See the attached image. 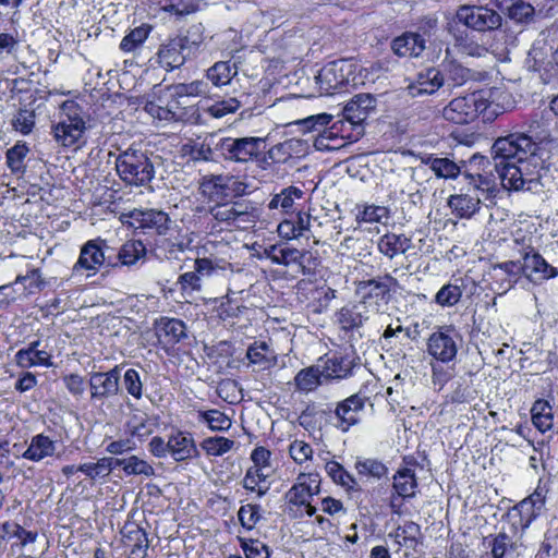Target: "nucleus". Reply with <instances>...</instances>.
<instances>
[{"label":"nucleus","instance_id":"f257e3e1","mask_svg":"<svg viewBox=\"0 0 558 558\" xmlns=\"http://www.w3.org/2000/svg\"><path fill=\"white\" fill-rule=\"evenodd\" d=\"M534 121L529 133H511L499 137L492 147L494 170L501 185L512 191L542 192L543 179L548 172L545 160L537 155L538 142L546 135L534 130Z\"/></svg>","mask_w":558,"mask_h":558},{"label":"nucleus","instance_id":"f03ea898","mask_svg":"<svg viewBox=\"0 0 558 558\" xmlns=\"http://www.w3.org/2000/svg\"><path fill=\"white\" fill-rule=\"evenodd\" d=\"M208 213L215 221L214 228L219 230H247L260 217L257 204L245 198L217 202L209 206Z\"/></svg>","mask_w":558,"mask_h":558},{"label":"nucleus","instance_id":"7ed1b4c3","mask_svg":"<svg viewBox=\"0 0 558 558\" xmlns=\"http://www.w3.org/2000/svg\"><path fill=\"white\" fill-rule=\"evenodd\" d=\"M203 41L202 24L192 25L185 34H179L160 45L158 63L167 71L179 69L196 53Z\"/></svg>","mask_w":558,"mask_h":558},{"label":"nucleus","instance_id":"20e7f679","mask_svg":"<svg viewBox=\"0 0 558 558\" xmlns=\"http://www.w3.org/2000/svg\"><path fill=\"white\" fill-rule=\"evenodd\" d=\"M119 178L128 185L144 186L155 178V166L146 150L130 146L116 158Z\"/></svg>","mask_w":558,"mask_h":558},{"label":"nucleus","instance_id":"39448f33","mask_svg":"<svg viewBox=\"0 0 558 558\" xmlns=\"http://www.w3.org/2000/svg\"><path fill=\"white\" fill-rule=\"evenodd\" d=\"M265 147V138L246 137H221L215 143L217 156L226 161L246 163L257 159Z\"/></svg>","mask_w":558,"mask_h":558},{"label":"nucleus","instance_id":"423d86ee","mask_svg":"<svg viewBox=\"0 0 558 558\" xmlns=\"http://www.w3.org/2000/svg\"><path fill=\"white\" fill-rule=\"evenodd\" d=\"M61 120L52 125L53 140L63 147H71L78 143L86 131V123L74 101H66L62 107Z\"/></svg>","mask_w":558,"mask_h":558},{"label":"nucleus","instance_id":"0eeeda50","mask_svg":"<svg viewBox=\"0 0 558 558\" xmlns=\"http://www.w3.org/2000/svg\"><path fill=\"white\" fill-rule=\"evenodd\" d=\"M458 22L466 27L478 31H495L494 40L504 41L506 34L498 29L501 25V16L499 13L487 7L462 5L457 11Z\"/></svg>","mask_w":558,"mask_h":558},{"label":"nucleus","instance_id":"6e6552de","mask_svg":"<svg viewBox=\"0 0 558 558\" xmlns=\"http://www.w3.org/2000/svg\"><path fill=\"white\" fill-rule=\"evenodd\" d=\"M460 342L461 336L453 326H440L429 335L426 352L437 362L448 364L456 360Z\"/></svg>","mask_w":558,"mask_h":558},{"label":"nucleus","instance_id":"1a4fd4ad","mask_svg":"<svg viewBox=\"0 0 558 558\" xmlns=\"http://www.w3.org/2000/svg\"><path fill=\"white\" fill-rule=\"evenodd\" d=\"M490 166V161L482 155H473L469 160V170L464 172V177L469 184L473 186L476 194H481L484 199H492L496 196L498 189L495 175L492 170L486 171Z\"/></svg>","mask_w":558,"mask_h":558},{"label":"nucleus","instance_id":"9d476101","mask_svg":"<svg viewBox=\"0 0 558 558\" xmlns=\"http://www.w3.org/2000/svg\"><path fill=\"white\" fill-rule=\"evenodd\" d=\"M353 64L345 60H337L327 63L315 76V82L322 94L332 95L350 84L353 74Z\"/></svg>","mask_w":558,"mask_h":558},{"label":"nucleus","instance_id":"9b49d317","mask_svg":"<svg viewBox=\"0 0 558 558\" xmlns=\"http://www.w3.org/2000/svg\"><path fill=\"white\" fill-rule=\"evenodd\" d=\"M367 400V397L357 392L338 402L335 410L329 409L330 422L336 428L347 433L361 422V413L364 411Z\"/></svg>","mask_w":558,"mask_h":558},{"label":"nucleus","instance_id":"f8f14e48","mask_svg":"<svg viewBox=\"0 0 558 558\" xmlns=\"http://www.w3.org/2000/svg\"><path fill=\"white\" fill-rule=\"evenodd\" d=\"M493 558H518L525 549L515 524L502 526L496 535L485 538Z\"/></svg>","mask_w":558,"mask_h":558},{"label":"nucleus","instance_id":"ddd939ff","mask_svg":"<svg viewBox=\"0 0 558 558\" xmlns=\"http://www.w3.org/2000/svg\"><path fill=\"white\" fill-rule=\"evenodd\" d=\"M397 287H399V282L390 274L361 281L360 290L365 291L361 302L365 303L366 306L374 303L376 306L375 311L378 313L383 305H387L390 302L392 291Z\"/></svg>","mask_w":558,"mask_h":558},{"label":"nucleus","instance_id":"4468645a","mask_svg":"<svg viewBox=\"0 0 558 558\" xmlns=\"http://www.w3.org/2000/svg\"><path fill=\"white\" fill-rule=\"evenodd\" d=\"M485 109V104L480 95L473 93L452 99L442 110L447 121L456 124H466L473 121L480 111Z\"/></svg>","mask_w":558,"mask_h":558},{"label":"nucleus","instance_id":"2eb2a0df","mask_svg":"<svg viewBox=\"0 0 558 558\" xmlns=\"http://www.w3.org/2000/svg\"><path fill=\"white\" fill-rule=\"evenodd\" d=\"M524 277L534 284L558 277V269L547 263V260L532 246L522 250Z\"/></svg>","mask_w":558,"mask_h":558},{"label":"nucleus","instance_id":"dca6fc26","mask_svg":"<svg viewBox=\"0 0 558 558\" xmlns=\"http://www.w3.org/2000/svg\"><path fill=\"white\" fill-rule=\"evenodd\" d=\"M447 29L456 38L457 45L459 46L461 52L466 56L482 58L487 53H492L499 60L507 59L509 50L506 47L505 41H496L486 47L474 40H470L463 36V32L459 29L457 22L448 23Z\"/></svg>","mask_w":558,"mask_h":558},{"label":"nucleus","instance_id":"f3484780","mask_svg":"<svg viewBox=\"0 0 558 558\" xmlns=\"http://www.w3.org/2000/svg\"><path fill=\"white\" fill-rule=\"evenodd\" d=\"M121 366L116 365L108 372H93L89 374L90 399L104 401L114 397L120 391Z\"/></svg>","mask_w":558,"mask_h":558},{"label":"nucleus","instance_id":"a211bd4d","mask_svg":"<svg viewBox=\"0 0 558 558\" xmlns=\"http://www.w3.org/2000/svg\"><path fill=\"white\" fill-rule=\"evenodd\" d=\"M105 247L108 248L106 242L100 239L89 240L82 248L77 262L72 269L73 276L83 275L84 270L90 271L86 276L95 275L106 260Z\"/></svg>","mask_w":558,"mask_h":558},{"label":"nucleus","instance_id":"6ab92c4d","mask_svg":"<svg viewBox=\"0 0 558 558\" xmlns=\"http://www.w3.org/2000/svg\"><path fill=\"white\" fill-rule=\"evenodd\" d=\"M129 217L138 223V228L154 230L158 235H167L173 221L169 215L159 209H133Z\"/></svg>","mask_w":558,"mask_h":558},{"label":"nucleus","instance_id":"aec40b11","mask_svg":"<svg viewBox=\"0 0 558 558\" xmlns=\"http://www.w3.org/2000/svg\"><path fill=\"white\" fill-rule=\"evenodd\" d=\"M376 105L377 100L372 94H357L344 106L343 119L351 124L360 125L375 111Z\"/></svg>","mask_w":558,"mask_h":558},{"label":"nucleus","instance_id":"412c9836","mask_svg":"<svg viewBox=\"0 0 558 558\" xmlns=\"http://www.w3.org/2000/svg\"><path fill=\"white\" fill-rule=\"evenodd\" d=\"M319 494L318 474H300L298 482L286 493V499L293 506H303Z\"/></svg>","mask_w":558,"mask_h":558},{"label":"nucleus","instance_id":"4be33fe9","mask_svg":"<svg viewBox=\"0 0 558 558\" xmlns=\"http://www.w3.org/2000/svg\"><path fill=\"white\" fill-rule=\"evenodd\" d=\"M446 56L437 70L442 76L444 85L449 87L462 86L471 78V70L463 66L460 62L450 56V49L446 48Z\"/></svg>","mask_w":558,"mask_h":558},{"label":"nucleus","instance_id":"5701e85b","mask_svg":"<svg viewBox=\"0 0 558 558\" xmlns=\"http://www.w3.org/2000/svg\"><path fill=\"white\" fill-rule=\"evenodd\" d=\"M123 543L130 547L128 558H146L148 550V537L144 529L134 522L125 523L121 530Z\"/></svg>","mask_w":558,"mask_h":558},{"label":"nucleus","instance_id":"b1692460","mask_svg":"<svg viewBox=\"0 0 558 558\" xmlns=\"http://www.w3.org/2000/svg\"><path fill=\"white\" fill-rule=\"evenodd\" d=\"M360 359L352 352L333 354L323 366V375L326 379H342L352 374V369L359 364Z\"/></svg>","mask_w":558,"mask_h":558},{"label":"nucleus","instance_id":"393cba45","mask_svg":"<svg viewBox=\"0 0 558 558\" xmlns=\"http://www.w3.org/2000/svg\"><path fill=\"white\" fill-rule=\"evenodd\" d=\"M369 319V311L365 303L347 305L337 313V322L343 330H353Z\"/></svg>","mask_w":558,"mask_h":558},{"label":"nucleus","instance_id":"a878e982","mask_svg":"<svg viewBox=\"0 0 558 558\" xmlns=\"http://www.w3.org/2000/svg\"><path fill=\"white\" fill-rule=\"evenodd\" d=\"M186 326L178 318L161 317L157 322L156 335L159 342L165 344H177L186 337Z\"/></svg>","mask_w":558,"mask_h":558},{"label":"nucleus","instance_id":"bb28decb","mask_svg":"<svg viewBox=\"0 0 558 558\" xmlns=\"http://www.w3.org/2000/svg\"><path fill=\"white\" fill-rule=\"evenodd\" d=\"M444 83L440 72L436 68H429L417 74L416 82L409 86V93L413 97L432 95Z\"/></svg>","mask_w":558,"mask_h":558},{"label":"nucleus","instance_id":"cd10ccee","mask_svg":"<svg viewBox=\"0 0 558 558\" xmlns=\"http://www.w3.org/2000/svg\"><path fill=\"white\" fill-rule=\"evenodd\" d=\"M391 49L399 57H418L425 50V39L417 33H404L392 40Z\"/></svg>","mask_w":558,"mask_h":558},{"label":"nucleus","instance_id":"c85d7f7f","mask_svg":"<svg viewBox=\"0 0 558 558\" xmlns=\"http://www.w3.org/2000/svg\"><path fill=\"white\" fill-rule=\"evenodd\" d=\"M169 448L171 457L180 462L198 456L191 434L178 432L169 437Z\"/></svg>","mask_w":558,"mask_h":558},{"label":"nucleus","instance_id":"c756f323","mask_svg":"<svg viewBox=\"0 0 558 558\" xmlns=\"http://www.w3.org/2000/svg\"><path fill=\"white\" fill-rule=\"evenodd\" d=\"M411 247L412 240L405 234L386 233L377 242L378 251L389 259L405 254Z\"/></svg>","mask_w":558,"mask_h":558},{"label":"nucleus","instance_id":"7c9ffc66","mask_svg":"<svg viewBox=\"0 0 558 558\" xmlns=\"http://www.w3.org/2000/svg\"><path fill=\"white\" fill-rule=\"evenodd\" d=\"M57 450V441L44 434L32 437L23 458L33 462H39L46 458L53 457Z\"/></svg>","mask_w":558,"mask_h":558},{"label":"nucleus","instance_id":"2f4dec72","mask_svg":"<svg viewBox=\"0 0 558 558\" xmlns=\"http://www.w3.org/2000/svg\"><path fill=\"white\" fill-rule=\"evenodd\" d=\"M481 196L461 193L448 198V206L458 218H471L480 209Z\"/></svg>","mask_w":558,"mask_h":558},{"label":"nucleus","instance_id":"473e14b6","mask_svg":"<svg viewBox=\"0 0 558 558\" xmlns=\"http://www.w3.org/2000/svg\"><path fill=\"white\" fill-rule=\"evenodd\" d=\"M389 536L393 537L398 545L414 551L422 545L423 538L421 526L413 521H408L403 525H399Z\"/></svg>","mask_w":558,"mask_h":558},{"label":"nucleus","instance_id":"72a5a7b5","mask_svg":"<svg viewBox=\"0 0 558 558\" xmlns=\"http://www.w3.org/2000/svg\"><path fill=\"white\" fill-rule=\"evenodd\" d=\"M246 357L258 369H269L277 363V355L265 341H255L246 351Z\"/></svg>","mask_w":558,"mask_h":558},{"label":"nucleus","instance_id":"f704fd0d","mask_svg":"<svg viewBox=\"0 0 558 558\" xmlns=\"http://www.w3.org/2000/svg\"><path fill=\"white\" fill-rule=\"evenodd\" d=\"M392 487L402 499L415 497L417 480L414 470L409 468L398 470L392 477Z\"/></svg>","mask_w":558,"mask_h":558},{"label":"nucleus","instance_id":"c9c22d12","mask_svg":"<svg viewBox=\"0 0 558 558\" xmlns=\"http://www.w3.org/2000/svg\"><path fill=\"white\" fill-rule=\"evenodd\" d=\"M15 361L22 368H29L33 366L50 367L53 365L51 361V353L46 349H43V351H36L32 348H23L16 352Z\"/></svg>","mask_w":558,"mask_h":558},{"label":"nucleus","instance_id":"e433bc0d","mask_svg":"<svg viewBox=\"0 0 558 558\" xmlns=\"http://www.w3.org/2000/svg\"><path fill=\"white\" fill-rule=\"evenodd\" d=\"M495 277H500L502 284L506 283L505 291L511 289L521 276H524L523 263L519 260H508L494 266Z\"/></svg>","mask_w":558,"mask_h":558},{"label":"nucleus","instance_id":"4c0bfd02","mask_svg":"<svg viewBox=\"0 0 558 558\" xmlns=\"http://www.w3.org/2000/svg\"><path fill=\"white\" fill-rule=\"evenodd\" d=\"M532 422L541 432L545 433L551 429L554 425L553 409L548 401L544 399L536 400L531 409Z\"/></svg>","mask_w":558,"mask_h":558},{"label":"nucleus","instance_id":"58836bf2","mask_svg":"<svg viewBox=\"0 0 558 558\" xmlns=\"http://www.w3.org/2000/svg\"><path fill=\"white\" fill-rule=\"evenodd\" d=\"M303 142L296 138H290L282 143L274 145L266 154L271 162L286 163L290 158L301 151Z\"/></svg>","mask_w":558,"mask_h":558},{"label":"nucleus","instance_id":"ea45409f","mask_svg":"<svg viewBox=\"0 0 558 558\" xmlns=\"http://www.w3.org/2000/svg\"><path fill=\"white\" fill-rule=\"evenodd\" d=\"M323 369L319 366H310L298 372L294 384L299 391L310 392L323 384Z\"/></svg>","mask_w":558,"mask_h":558},{"label":"nucleus","instance_id":"a19ab883","mask_svg":"<svg viewBox=\"0 0 558 558\" xmlns=\"http://www.w3.org/2000/svg\"><path fill=\"white\" fill-rule=\"evenodd\" d=\"M28 153L29 148L23 141H17L14 146L7 150L5 161L12 173L21 175L25 173L26 166L24 160Z\"/></svg>","mask_w":558,"mask_h":558},{"label":"nucleus","instance_id":"79ce46f5","mask_svg":"<svg viewBox=\"0 0 558 558\" xmlns=\"http://www.w3.org/2000/svg\"><path fill=\"white\" fill-rule=\"evenodd\" d=\"M304 192L296 186H288L280 193L275 194L268 204L269 209L280 208L283 213L288 214L293 209L294 201L302 198Z\"/></svg>","mask_w":558,"mask_h":558},{"label":"nucleus","instance_id":"37998d69","mask_svg":"<svg viewBox=\"0 0 558 558\" xmlns=\"http://www.w3.org/2000/svg\"><path fill=\"white\" fill-rule=\"evenodd\" d=\"M146 247L140 240H131L125 242L118 253V259L122 266H132L137 260L144 258Z\"/></svg>","mask_w":558,"mask_h":558},{"label":"nucleus","instance_id":"c03bdc74","mask_svg":"<svg viewBox=\"0 0 558 558\" xmlns=\"http://www.w3.org/2000/svg\"><path fill=\"white\" fill-rule=\"evenodd\" d=\"M114 461H117V468L121 466L128 475H144L146 477L155 475L154 468L136 456L124 459L114 458Z\"/></svg>","mask_w":558,"mask_h":558},{"label":"nucleus","instance_id":"a18cd8bd","mask_svg":"<svg viewBox=\"0 0 558 558\" xmlns=\"http://www.w3.org/2000/svg\"><path fill=\"white\" fill-rule=\"evenodd\" d=\"M438 178L454 179L461 173L460 167L451 159L428 157L425 161Z\"/></svg>","mask_w":558,"mask_h":558},{"label":"nucleus","instance_id":"49530a36","mask_svg":"<svg viewBox=\"0 0 558 558\" xmlns=\"http://www.w3.org/2000/svg\"><path fill=\"white\" fill-rule=\"evenodd\" d=\"M325 469L335 483L348 490H360L356 480L340 463L329 461L326 463Z\"/></svg>","mask_w":558,"mask_h":558},{"label":"nucleus","instance_id":"de8ad7c7","mask_svg":"<svg viewBox=\"0 0 558 558\" xmlns=\"http://www.w3.org/2000/svg\"><path fill=\"white\" fill-rule=\"evenodd\" d=\"M117 468L114 458H101L95 463H83L77 466L78 472L84 473L92 480L97 477H106Z\"/></svg>","mask_w":558,"mask_h":558},{"label":"nucleus","instance_id":"09e8293b","mask_svg":"<svg viewBox=\"0 0 558 558\" xmlns=\"http://www.w3.org/2000/svg\"><path fill=\"white\" fill-rule=\"evenodd\" d=\"M235 73L229 62L219 61L207 70L206 78L214 86L221 87L229 84Z\"/></svg>","mask_w":558,"mask_h":558},{"label":"nucleus","instance_id":"8fccbe9b","mask_svg":"<svg viewBox=\"0 0 558 558\" xmlns=\"http://www.w3.org/2000/svg\"><path fill=\"white\" fill-rule=\"evenodd\" d=\"M355 470L360 475L381 480L388 474V468L378 459H359L355 462Z\"/></svg>","mask_w":558,"mask_h":558},{"label":"nucleus","instance_id":"3c124183","mask_svg":"<svg viewBox=\"0 0 558 558\" xmlns=\"http://www.w3.org/2000/svg\"><path fill=\"white\" fill-rule=\"evenodd\" d=\"M35 111L26 107H21L11 120V125L14 131L23 135L32 133L35 126Z\"/></svg>","mask_w":558,"mask_h":558},{"label":"nucleus","instance_id":"603ef678","mask_svg":"<svg viewBox=\"0 0 558 558\" xmlns=\"http://www.w3.org/2000/svg\"><path fill=\"white\" fill-rule=\"evenodd\" d=\"M150 31L151 27L146 24L135 27L122 38L120 49L124 52L135 50L147 39Z\"/></svg>","mask_w":558,"mask_h":558},{"label":"nucleus","instance_id":"864d4df0","mask_svg":"<svg viewBox=\"0 0 558 558\" xmlns=\"http://www.w3.org/2000/svg\"><path fill=\"white\" fill-rule=\"evenodd\" d=\"M173 97H196L209 93L208 82L204 80H195L191 83H180L172 86Z\"/></svg>","mask_w":558,"mask_h":558},{"label":"nucleus","instance_id":"5fc2aeb1","mask_svg":"<svg viewBox=\"0 0 558 558\" xmlns=\"http://www.w3.org/2000/svg\"><path fill=\"white\" fill-rule=\"evenodd\" d=\"M233 445L234 441L229 438L215 436L205 438L201 444V448L208 456L219 457L230 451Z\"/></svg>","mask_w":558,"mask_h":558},{"label":"nucleus","instance_id":"6e6d98bb","mask_svg":"<svg viewBox=\"0 0 558 558\" xmlns=\"http://www.w3.org/2000/svg\"><path fill=\"white\" fill-rule=\"evenodd\" d=\"M37 532L27 531L17 523L4 522L0 526V536L2 538L5 536L16 537L21 539V544L23 546L29 543H34L37 538Z\"/></svg>","mask_w":558,"mask_h":558},{"label":"nucleus","instance_id":"4d7b16f0","mask_svg":"<svg viewBox=\"0 0 558 558\" xmlns=\"http://www.w3.org/2000/svg\"><path fill=\"white\" fill-rule=\"evenodd\" d=\"M535 558H558V525L546 532Z\"/></svg>","mask_w":558,"mask_h":558},{"label":"nucleus","instance_id":"13d9d810","mask_svg":"<svg viewBox=\"0 0 558 558\" xmlns=\"http://www.w3.org/2000/svg\"><path fill=\"white\" fill-rule=\"evenodd\" d=\"M202 421L206 422L214 432L228 430L231 427V420L219 410H208L199 413Z\"/></svg>","mask_w":558,"mask_h":558},{"label":"nucleus","instance_id":"bf43d9fd","mask_svg":"<svg viewBox=\"0 0 558 558\" xmlns=\"http://www.w3.org/2000/svg\"><path fill=\"white\" fill-rule=\"evenodd\" d=\"M462 296V289L458 284L447 283L436 293L435 302L445 307L456 305Z\"/></svg>","mask_w":558,"mask_h":558},{"label":"nucleus","instance_id":"052dcab7","mask_svg":"<svg viewBox=\"0 0 558 558\" xmlns=\"http://www.w3.org/2000/svg\"><path fill=\"white\" fill-rule=\"evenodd\" d=\"M241 548L246 558H269L270 551L266 544L259 539L239 538Z\"/></svg>","mask_w":558,"mask_h":558},{"label":"nucleus","instance_id":"680f3d73","mask_svg":"<svg viewBox=\"0 0 558 558\" xmlns=\"http://www.w3.org/2000/svg\"><path fill=\"white\" fill-rule=\"evenodd\" d=\"M534 8L527 2L518 0L508 8V15L518 23H529L533 20Z\"/></svg>","mask_w":558,"mask_h":558},{"label":"nucleus","instance_id":"e2e57ef3","mask_svg":"<svg viewBox=\"0 0 558 558\" xmlns=\"http://www.w3.org/2000/svg\"><path fill=\"white\" fill-rule=\"evenodd\" d=\"M123 386L126 392L134 399L140 400L143 397V381L140 373L134 368H129L123 375Z\"/></svg>","mask_w":558,"mask_h":558},{"label":"nucleus","instance_id":"0e129e2a","mask_svg":"<svg viewBox=\"0 0 558 558\" xmlns=\"http://www.w3.org/2000/svg\"><path fill=\"white\" fill-rule=\"evenodd\" d=\"M278 254L277 265L289 266L291 264H298L302 267L303 275L306 274L304 266L305 253L298 248L280 246Z\"/></svg>","mask_w":558,"mask_h":558},{"label":"nucleus","instance_id":"69168bd1","mask_svg":"<svg viewBox=\"0 0 558 558\" xmlns=\"http://www.w3.org/2000/svg\"><path fill=\"white\" fill-rule=\"evenodd\" d=\"M238 517L241 525L247 530H252L255 524L262 519L260 506L247 504L241 506L238 511Z\"/></svg>","mask_w":558,"mask_h":558},{"label":"nucleus","instance_id":"338daca9","mask_svg":"<svg viewBox=\"0 0 558 558\" xmlns=\"http://www.w3.org/2000/svg\"><path fill=\"white\" fill-rule=\"evenodd\" d=\"M514 510L518 512L519 515V524L521 525L522 530L530 526V524L541 514V510H536L533 505L527 502L525 499L520 501L515 507Z\"/></svg>","mask_w":558,"mask_h":558},{"label":"nucleus","instance_id":"774afa93","mask_svg":"<svg viewBox=\"0 0 558 558\" xmlns=\"http://www.w3.org/2000/svg\"><path fill=\"white\" fill-rule=\"evenodd\" d=\"M177 284L180 287L182 293H186L191 295L195 291H201L202 289V279L197 275V272L186 271L178 278Z\"/></svg>","mask_w":558,"mask_h":558}]
</instances>
